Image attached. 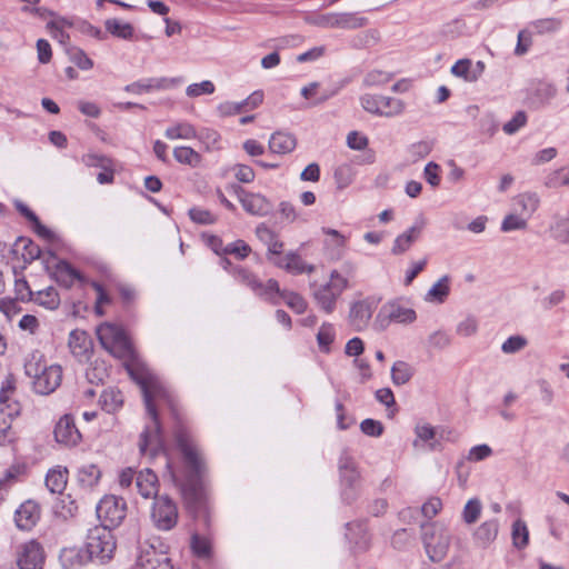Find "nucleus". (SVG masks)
Returning <instances> with one entry per match:
<instances>
[{"mask_svg":"<svg viewBox=\"0 0 569 569\" xmlns=\"http://www.w3.org/2000/svg\"><path fill=\"white\" fill-rule=\"evenodd\" d=\"M104 26L107 31L117 38L128 40L133 36V27L129 22H122L118 19H108Z\"/></svg>","mask_w":569,"mask_h":569,"instance_id":"42","label":"nucleus"},{"mask_svg":"<svg viewBox=\"0 0 569 569\" xmlns=\"http://www.w3.org/2000/svg\"><path fill=\"white\" fill-rule=\"evenodd\" d=\"M251 248L250 246L244 242L243 240H236L234 242H231L226 246L224 254H232L238 259H244L250 253Z\"/></svg>","mask_w":569,"mask_h":569,"instance_id":"56","label":"nucleus"},{"mask_svg":"<svg viewBox=\"0 0 569 569\" xmlns=\"http://www.w3.org/2000/svg\"><path fill=\"white\" fill-rule=\"evenodd\" d=\"M360 103L367 112L386 118L398 117L406 109V103L401 99L381 94H363L360 97Z\"/></svg>","mask_w":569,"mask_h":569,"instance_id":"6","label":"nucleus"},{"mask_svg":"<svg viewBox=\"0 0 569 569\" xmlns=\"http://www.w3.org/2000/svg\"><path fill=\"white\" fill-rule=\"evenodd\" d=\"M415 375V369L406 361L398 360L391 367V381L396 386L408 383Z\"/></svg>","mask_w":569,"mask_h":569,"instance_id":"32","label":"nucleus"},{"mask_svg":"<svg viewBox=\"0 0 569 569\" xmlns=\"http://www.w3.org/2000/svg\"><path fill=\"white\" fill-rule=\"evenodd\" d=\"M527 227V219L519 213H511L505 217L501 223V230L503 232H510L513 230H523Z\"/></svg>","mask_w":569,"mask_h":569,"instance_id":"50","label":"nucleus"},{"mask_svg":"<svg viewBox=\"0 0 569 569\" xmlns=\"http://www.w3.org/2000/svg\"><path fill=\"white\" fill-rule=\"evenodd\" d=\"M81 161L87 167H98L103 170H108L110 167H112V162L108 157L98 153L83 154Z\"/></svg>","mask_w":569,"mask_h":569,"instance_id":"54","label":"nucleus"},{"mask_svg":"<svg viewBox=\"0 0 569 569\" xmlns=\"http://www.w3.org/2000/svg\"><path fill=\"white\" fill-rule=\"evenodd\" d=\"M53 433L57 442L68 447L76 446L81 440V433L70 415H64L59 419Z\"/></svg>","mask_w":569,"mask_h":569,"instance_id":"14","label":"nucleus"},{"mask_svg":"<svg viewBox=\"0 0 569 569\" xmlns=\"http://www.w3.org/2000/svg\"><path fill=\"white\" fill-rule=\"evenodd\" d=\"M392 79V74L381 71V70H372L369 71L363 78L365 87H377L382 86L389 82Z\"/></svg>","mask_w":569,"mask_h":569,"instance_id":"51","label":"nucleus"},{"mask_svg":"<svg viewBox=\"0 0 569 569\" xmlns=\"http://www.w3.org/2000/svg\"><path fill=\"white\" fill-rule=\"evenodd\" d=\"M16 378L9 373L1 382L0 403H8L16 392Z\"/></svg>","mask_w":569,"mask_h":569,"instance_id":"55","label":"nucleus"},{"mask_svg":"<svg viewBox=\"0 0 569 569\" xmlns=\"http://www.w3.org/2000/svg\"><path fill=\"white\" fill-rule=\"evenodd\" d=\"M528 341L522 336H511L501 346V351L506 355L519 352L527 346Z\"/></svg>","mask_w":569,"mask_h":569,"instance_id":"53","label":"nucleus"},{"mask_svg":"<svg viewBox=\"0 0 569 569\" xmlns=\"http://www.w3.org/2000/svg\"><path fill=\"white\" fill-rule=\"evenodd\" d=\"M383 315L390 321L398 323H411L416 320L417 315L416 311L411 308H408L399 302H390L385 305L378 317Z\"/></svg>","mask_w":569,"mask_h":569,"instance_id":"21","label":"nucleus"},{"mask_svg":"<svg viewBox=\"0 0 569 569\" xmlns=\"http://www.w3.org/2000/svg\"><path fill=\"white\" fill-rule=\"evenodd\" d=\"M190 547L192 552L199 558H209L211 556V540L208 537L193 533L191 536Z\"/></svg>","mask_w":569,"mask_h":569,"instance_id":"45","label":"nucleus"},{"mask_svg":"<svg viewBox=\"0 0 569 569\" xmlns=\"http://www.w3.org/2000/svg\"><path fill=\"white\" fill-rule=\"evenodd\" d=\"M53 277L56 281L64 288H71L76 280H82L79 271L64 260L57 262Z\"/></svg>","mask_w":569,"mask_h":569,"instance_id":"26","label":"nucleus"},{"mask_svg":"<svg viewBox=\"0 0 569 569\" xmlns=\"http://www.w3.org/2000/svg\"><path fill=\"white\" fill-rule=\"evenodd\" d=\"M68 346L73 357L80 362L89 360L93 350L90 336L78 329L70 332Z\"/></svg>","mask_w":569,"mask_h":569,"instance_id":"16","label":"nucleus"},{"mask_svg":"<svg viewBox=\"0 0 569 569\" xmlns=\"http://www.w3.org/2000/svg\"><path fill=\"white\" fill-rule=\"evenodd\" d=\"M137 567L138 569H173L167 553L157 550L153 545L141 546Z\"/></svg>","mask_w":569,"mask_h":569,"instance_id":"13","label":"nucleus"},{"mask_svg":"<svg viewBox=\"0 0 569 569\" xmlns=\"http://www.w3.org/2000/svg\"><path fill=\"white\" fill-rule=\"evenodd\" d=\"M335 340V329L331 323L325 322L319 328L317 333V342L322 352L328 353L330 351V345Z\"/></svg>","mask_w":569,"mask_h":569,"instance_id":"46","label":"nucleus"},{"mask_svg":"<svg viewBox=\"0 0 569 569\" xmlns=\"http://www.w3.org/2000/svg\"><path fill=\"white\" fill-rule=\"evenodd\" d=\"M348 287V279L337 270H332L328 282L319 286L311 284L312 297L320 310L330 315L336 309L337 300Z\"/></svg>","mask_w":569,"mask_h":569,"instance_id":"3","label":"nucleus"},{"mask_svg":"<svg viewBox=\"0 0 569 569\" xmlns=\"http://www.w3.org/2000/svg\"><path fill=\"white\" fill-rule=\"evenodd\" d=\"M164 136L169 140H190L197 138V131L196 128L189 122H178L167 128Z\"/></svg>","mask_w":569,"mask_h":569,"instance_id":"34","label":"nucleus"},{"mask_svg":"<svg viewBox=\"0 0 569 569\" xmlns=\"http://www.w3.org/2000/svg\"><path fill=\"white\" fill-rule=\"evenodd\" d=\"M368 23L366 17L359 16L355 12H337V28L338 29H358Z\"/></svg>","mask_w":569,"mask_h":569,"instance_id":"37","label":"nucleus"},{"mask_svg":"<svg viewBox=\"0 0 569 569\" xmlns=\"http://www.w3.org/2000/svg\"><path fill=\"white\" fill-rule=\"evenodd\" d=\"M174 159L182 164H188L192 168H197L201 163V156L194 151L191 147H176L173 149Z\"/></svg>","mask_w":569,"mask_h":569,"instance_id":"38","label":"nucleus"},{"mask_svg":"<svg viewBox=\"0 0 569 569\" xmlns=\"http://www.w3.org/2000/svg\"><path fill=\"white\" fill-rule=\"evenodd\" d=\"M231 273L239 283L248 287L254 295L271 303H276V301H273V293L279 292V283L277 280L269 279L263 283L252 272L242 267H234Z\"/></svg>","mask_w":569,"mask_h":569,"instance_id":"9","label":"nucleus"},{"mask_svg":"<svg viewBox=\"0 0 569 569\" xmlns=\"http://www.w3.org/2000/svg\"><path fill=\"white\" fill-rule=\"evenodd\" d=\"M17 248L22 247V258L26 263H30L40 257L41 250L38 244L27 238H20L16 244ZM19 249H16L18 251Z\"/></svg>","mask_w":569,"mask_h":569,"instance_id":"47","label":"nucleus"},{"mask_svg":"<svg viewBox=\"0 0 569 569\" xmlns=\"http://www.w3.org/2000/svg\"><path fill=\"white\" fill-rule=\"evenodd\" d=\"M97 336L101 346L114 357L126 361V368L130 377L140 386L143 401L151 422L146 426L140 435L139 451L143 456L156 457L166 452V443L157 411V402L164 401L170 407L177 422L173 436L184 463V473L180 478L170 460L167 461V471L173 485L179 488L187 508L202 517L207 526L209 523L208 492L204 483L206 463L194 445L188 429L183 426L174 406V402L159 378L142 363L136 356L134 349L124 330L113 323H102L97 329Z\"/></svg>","mask_w":569,"mask_h":569,"instance_id":"1","label":"nucleus"},{"mask_svg":"<svg viewBox=\"0 0 569 569\" xmlns=\"http://www.w3.org/2000/svg\"><path fill=\"white\" fill-rule=\"evenodd\" d=\"M449 278L443 276L428 290L426 300L430 302H443L449 295Z\"/></svg>","mask_w":569,"mask_h":569,"instance_id":"43","label":"nucleus"},{"mask_svg":"<svg viewBox=\"0 0 569 569\" xmlns=\"http://www.w3.org/2000/svg\"><path fill=\"white\" fill-rule=\"evenodd\" d=\"M17 565L19 569H42L44 551L36 540L27 541L17 549Z\"/></svg>","mask_w":569,"mask_h":569,"instance_id":"11","label":"nucleus"},{"mask_svg":"<svg viewBox=\"0 0 569 569\" xmlns=\"http://www.w3.org/2000/svg\"><path fill=\"white\" fill-rule=\"evenodd\" d=\"M360 429L365 435L370 436V437H379L383 432L382 423L378 420L370 419V418L365 419L360 423Z\"/></svg>","mask_w":569,"mask_h":569,"instance_id":"63","label":"nucleus"},{"mask_svg":"<svg viewBox=\"0 0 569 569\" xmlns=\"http://www.w3.org/2000/svg\"><path fill=\"white\" fill-rule=\"evenodd\" d=\"M68 480V470L67 468L61 469L60 467L56 469H50L46 476V486L52 493H62L66 489Z\"/></svg>","mask_w":569,"mask_h":569,"instance_id":"31","label":"nucleus"},{"mask_svg":"<svg viewBox=\"0 0 569 569\" xmlns=\"http://www.w3.org/2000/svg\"><path fill=\"white\" fill-rule=\"evenodd\" d=\"M471 67L470 59H460L451 67V73L467 82H475L477 81V73L476 70H471Z\"/></svg>","mask_w":569,"mask_h":569,"instance_id":"44","label":"nucleus"},{"mask_svg":"<svg viewBox=\"0 0 569 569\" xmlns=\"http://www.w3.org/2000/svg\"><path fill=\"white\" fill-rule=\"evenodd\" d=\"M40 519V508L32 501L27 500L16 510L14 521L19 529L31 530Z\"/></svg>","mask_w":569,"mask_h":569,"instance_id":"18","label":"nucleus"},{"mask_svg":"<svg viewBox=\"0 0 569 569\" xmlns=\"http://www.w3.org/2000/svg\"><path fill=\"white\" fill-rule=\"evenodd\" d=\"M425 226L426 220L420 218L403 233L399 234L393 241L391 253L393 256H400L407 252L411 246L420 238Z\"/></svg>","mask_w":569,"mask_h":569,"instance_id":"17","label":"nucleus"},{"mask_svg":"<svg viewBox=\"0 0 569 569\" xmlns=\"http://www.w3.org/2000/svg\"><path fill=\"white\" fill-rule=\"evenodd\" d=\"M557 89L550 83L539 84L531 97V104L536 108L546 106L556 96Z\"/></svg>","mask_w":569,"mask_h":569,"instance_id":"41","label":"nucleus"},{"mask_svg":"<svg viewBox=\"0 0 569 569\" xmlns=\"http://www.w3.org/2000/svg\"><path fill=\"white\" fill-rule=\"evenodd\" d=\"M421 539L427 556L433 562L441 561L450 547V533L446 527L438 522L421 525Z\"/></svg>","mask_w":569,"mask_h":569,"instance_id":"4","label":"nucleus"},{"mask_svg":"<svg viewBox=\"0 0 569 569\" xmlns=\"http://www.w3.org/2000/svg\"><path fill=\"white\" fill-rule=\"evenodd\" d=\"M173 79L167 78H149L144 80H139L127 84L124 90L130 93L141 94L143 92H149L151 90H161L168 88L171 83H173Z\"/></svg>","mask_w":569,"mask_h":569,"instance_id":"25","label":"nucleus"},{"mask_svg":"<svg viewBox=\"0 0 569 569\" xmlns=\"http://www.w3.org/2000/svg\"><path fill=\"white\" fill-rule=\"evenodd\" d=\"M97 516L102 527L116 528L120 526L127 515V502L123 498L113 495L104 496L97 505Z\"/></svg>","mask_w":569,"mask_h":569,"instance_id":"8","label":"nucleus"},{"mask_svg":"<svg viewBox=\"0 0 569 569\" xmlns=\"http://www.w3.org/2000/svg\"><path fill=\"white\" fill-rule=\"evenodd\" d=\"M136 487L144 499L159 497V480L154 471L150 468H146L137 475Z\"/></svg>","mask_w":569,"mask_h":569,"instance_id":"20","label":"nucleus"},{"mask_svg":"<svg viewBox=\"0 0 569 569\" xmlns=\"http://www.w3.org/2000/svg\"><path fill=\"white\" fill-rule=\"evenodd\" d=\"M150 518L158 530L169 531L177 526L178 507L168 495L156 497L152 502Z\"/></svg>","mask_w":569,"mask_h":569,"instance_id":"7","label":"nucleus"},{"mask_svg":"<svg viewBox=\"0 0 569 569\" xmlns=\"http://www.w3.org/2000/svg\"><path fill=\"white\" fill-rule=\"evenodd\" d=\"M61 380V367L58 365L47 366L41 375L36 380H33V389L37 393L49 395L60 386Z\"/></svg>","mask_w":569,"mask_h":569,"instance_id":"15","label":"nucleus"},{"mask_svg":"<svg viewBox=\"0 0 569 569\" xmlns=\"http://www.w3.org/2000/svg\"><path fill=\"white\" fill-rule=\"evenodd\" d=\"M428 341L432 348L441 350L450 346L451 338L447 332L438 330L429 336Z\"/></svg>","mask_w":569,"mask_h":569,"instance_id":"64","label":"nucleus"},{"mask_svg":"<svg viewBox=\"0 0 569 569\" xmlns=\"http://www.w3.org/2000/svg\"><path fill=\"white\" fill-rule=\"evenodd\" d=\"M60 561L66 569H76L77 566L81 565L79 551L76 549H63Z\"/></svg>","mask_w":569,"mask_h":569,"instance_id":"61","label":"nucleus"},{"mask_svg":"<svg viewBox=\"0 0 569 569\" xmlns=\"http://www.w3.org/2000/svg\"><path fill=\"white\" fill-rule=\"evenodd\" d=\"M511 538L513 547L519 550L525 549L528 546L529 530L522 519H517L512 523Z\"/></svg>","mask_w":569,"mask_h":569,"instance_id":"39","label":"nucleus"},{"mask_svg":"<svg viewBox=\"0 0 569 569\" xmlns=\"http://www.w3.org/2000/svg\"><path fill=\"white\" fill-rule=\"evenodd\" d=\"M270 261L290 273H312L316 270L313 264H309L302 260V258L295 251L288 252L283 258L274 259L270 258Z\"/></svg>","mask_w":569,"mask_h":569,"instance_id":"19","label":"nucleus"},{"mask_svg":"<svg viewBox=\"0 0 569 569\" xmlns=\"http://www.w3.org/2000/svg\"><path fill=\"white\" fill-rule=\"evenodd\" d=\"M377 307L378 301L373 298H366L351 305L349 320L356 331H362L368 327Z\"/></svg>","mask_w":569,"mask_h":569,"instance_id":"12","label":"nucleus"},{"mask_svg":"<svg viewBox=\"0 0 569 569\" xmlns=\"http://www.w3.org/2000/svg\"><path fill=\"white\" fill-rule=\"evenodd\" d=\"M16 299L22 302L31 301L33 292L31 291L28 281L24 278H17L14 282Z\"/></svg>","mask_w":569,"mask_h":569,"instance_id":"58","label":"nucleus"},{"mask_svg":"<svg viewBox=\"0 0 569 569\" xmlns=\"http://www.w3.org/2000/svg\"><path fill=\"white\" fill-rule=\"evenodd\" d=\"M297 139L293 134L277 131L269 139V150L274 154H287L295 150Z\"/></svg>","mask_w":569,"mask_h":569,"instance_id":"24","label":"nucleus"},{"mask_svg":"<svg viewBox=\"0 0 569 569\" xmlns=\"http://www.w3.org/2000/svg\"><path fill=\"white\" fill-rule=\"evenodd\" d=\"M124 398L122 392L117 388H108L102 391L99 397L101 409L108 413H114L123 407Z\"/></svg>","mask_w":569,"mask_h":569,"instance_id":"28","label":"nucleus"},{"mask_svg":"<svg viewBox=\"0 0 569 569\" xmlns=\"http://www.w3.org/2000/svg\"><path fill=\"white\" fill-rule=\"evenodd\" d=\"M551 233L560 243H569V217L558 218L551 226Z\"/></svg>","mask_w":569,"mask_h":569,"instance_id":"48","label":"nucleus"},{"mask_svg":"<svg viewBox=\"0 0 569 569\" xmlns=\"http://www.w3.org/2000/svg\"><path fill=\"white\" fill-rule=\"evenodd\" d=\"M346 536L359 550H367L369 548L370 536L363 522L348 523Z\"/></svg>","mask_w":569,"mask_h":569,"instance_id":"29","label":"nucleus"},{"mask_svg":"<svg viewBox=\"0 0 569 569\" xmlns=\"http://www.w3.org/2000/svg\"><path fill=\"white\" fill-rule=\"evenodd\" d=\"M8 413H0V446L10 445L17 438L12 429V418L19 415L20 408L19 405L14 402L13 406L8 405Z\"/></svg>","mask_w":569,"mask_h":569,"instance_id":"22","label":"nucleus"},{"mask_svg":"<svg viewBox=\"0 0 569 569\" xmlns=\"http://www.w3.org/2000/svg\"><path fill=\"white\" fill-rule=\"evenodd\" d=\"M499 532L498 520L491 519L482 522L473 532V540L481 548L489 547L497 538Z\"/></svg>","mask_w":569,"mask_h":569,"instance_id":"23","label":"nucleus"},{"mask_svg":"<svg viewBox=\"0 0 569 569\" xmlns=\"http://www.w3.org/2000/svg\"><path fill=\"white\" fill-rule=\"evenodd\" d=\"M231 189L249 214L262 217L271 212L272 203L261 193L248 192L239 184H232Z\"/></svg>","mask_w":569,"mask_h":569,"instance_id":"10","label":"nucleus"},{"mask_svg":"<svg viewBox=\"0 0 569 569\" xmlns=\"http://www.w3.org/2000/svg\"><path fill=\"white\" fill-rule=\"evenodd\" d=\"M546 186L549 188L569 186V167L551 172L546 179Z\"/></svg>","mask_w":569,"mask_h":569,"instance_id":"52","label":"nucleus"},{"mask_svg":"<svg viewBox=\"0 0 569 569\" xmlns=\"http://www.w3.org/2000/svg\"><path fill=\"white\" fill-rule=\"evenodd\" d=\"M340 496L345 503L351 505L360 496L361 472L348 450H342L338 460Z\"/></svg>","mask_w":569,"mask_h":569,"instance_id":"2","label":"nucleus"},{"mask_svg":"<svg viewBox=\"0 0 569 569\" xmlns=\"http://www.w3.org/2000/svg\"><path fill=\"white\" fill-rule=\"evenodd\" d=\"M47 368L43 356L39 351L29 353L24 361V372L28 377L36 380Z\"/></svg>","mask_w":569,"mask_h":569,"instance_id":"35","label":"nucleus"},{"mask_svg":"<svg viewBox=\"0 0 569 569\" xmlns=\"http://www.w3.org/2000/svg\"><path fill=\"white\" fill-rule=\"evenodd\" d=\"M527 122V114L525 111H517L515 116L506 122L502 127L503 131L507 134L516 133L520 128H522Z\"/></svg>","mask_w":569,"mask_h":569,"instance_id":"60","label":"nucleus"},{"mask_svg":"<svg viewBox=\"0 0 569 569\" xmlns=\"http://www.w3.org/2000/svg\"><path fill=\"white\" fill-rule=\"evenodd\" d=\"M513 204L516 211L527 219L538 209L539 198L536 193H521L515 198Z\"/></svg>","mask_w":569,"mask_h":569,"instance_id":"30","label":"nucleus"},{"mask_svg":"<svg viewBox=\"0 0 569 569\" xmlns=\"http://www.w3.org/2000/svg\"><path fill=\"white\" fill-rule=\"evenodd\" d=\"M257 236L267 243L268 247V260L270 258L279 259L282 258L281 253L283 250V242L278 239L272 230L264 224L257 227Z\"/></svg>","mask_w":569,"mask_h":569,"instance_id":"27","label":"nucleus"},{"mask_svg":"<svg viewBox=\"0 0 569 569\" xmlns=\"http://www.w3.org/2000/svg\"><path fill=\"white\" fill-rule=\"evenodd\" d=\"M190 219L199 224H212L217 221L216 217L207 209L191 208L189 210Z\"/></svg>","mask_w":569,"mask_h":569,"instance_id":"57","label":"nucleus"},{"mask_svg":"<svg viewBox=\"0 0 569 569\" xmlns=\"http://www.w3.org/2000/svg\"><path fill=\"white\" fill-rule=\"evenodd\" d=\"M86 549L91 560L96 559L100 562L110 560L116 550V540L111 529L102 526L89 529Z\"/></svg>","mask_w":569,"mask_h":569,"instance_id":"5","label":"nucleus"},{"mask_svg":"<svg viewBox=\"0 0 569 569\" xmlns=\"http://www.w3.org/2000/svg\"><path fill=\"white\" fill-rule=\"evenodd\" d=\"M482 506L479 499L473 498L468 500L462 510V519L467 525L475 523L480 517Z\"/></svg>","mask_w":569,"mask_h":569,"instance_id":"49","label":"nucleus"},{"mask_svg":"<svg viewBox=\"0 0 569 569\" xmlns=\"http://www.w3.org/2000/svg\"><path fill=\"white\" fill-rule=\"evenodd\" d=\"M32 301L47 309L54 310L60 305V297L53 287H48L44 290H40L37 293H33Z\"/></svg>","mask_w":569,"mask_h":569,"instance_id":"36","label":"nucleus"},{"mask_svg":"<svg viewBox=\"0 0 569 569\" xmlns=\"http://www.w3.org/2000/svg\"><path fill=\"white\" fill-rule=\"evenodd\" d=\"M214 92V84L204 80L200 83H192L187 87L186 93L188 97H199L201 94H211Z\"/></svg>","mask_w":569,"mask_h":569,"instance_id":"59","label":"nucleus"},{"mask_svg":"<svg viewBox=\"0 0 569 569\" xmlns=\"http://www.w3.org/2000/svg\"><path fill=\"white\" fill-rule=\"evenodd\" d=\"M278 297L281 298L289 308L299 315L307 310V301L299 293L286 290L281 291L279 289L278 293H273V301H276L274 305L279 302Z\"/></svg>","mask_w":569,"mask_h":569,"instance_id":"33","label":"nucleus"},{"mask_svg":"<svg viewBox=\"0 0 569 569\" xmlns=\"http://www.w3.org/2000/svg\"><path fill=\"white\" fill-rule=\"evenodd\" d=\"M101 477L100 469L92 463L83 465L78 470V480L81 486L91 488L96 486Z\"/></svg>","mask_w":569,"mask_h":569,"instance_id":"40","label":"nucleus"},{"mask_svg":"<svg viewBox=\"0 0 569 569\" xmlns=\"http://www.w3.org/2000/svg\"><path fill=\"white\" fill-rule=\"evenodd\" d=\"M69 24L64 19L58 21H50L47 23L51 36L60 43H64L69 39V34L63 31V26Z\"/></svg>","mask_w":569,"mask_h":569,"instance_id":"62","label":"nucleus"}]
</instances>
